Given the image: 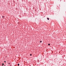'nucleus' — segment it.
<instances>
[{"label": "nucleus", "mask_w": 66, "mask_h": 66, "mask_svg": "<svg viewBox=\"0 0 66 66\" xmlns=\"http://www.w3.org/2000/svg\"><path fill=\"white\" fill-rule=\"evenodd\" d=\"M4 65V64L3 63L2 65V66H3V65Z\"/></svg>", "instance_id": "f257e3e1"}, {"label": "nucleus", "mask_w": 66, "mask_h": 66, "mask_svg": "<svg viewBox=\"0 0 66 66\" xmlns=\"http://www.w3.org/2000/svg\"><path fill=\"white\" fill-rule=\"evenodd\" d=\"M47 19H48V20H49V19L48 18H47Z\"/></svg>", "instance_id": "f03ea898"}, {"label": "nucleus", "mask_w": 66, "mask_h": 66, "mask_svg": "<svg viewBox=\"0 0 66 66\" xmlns=\"http://www.w3.org/2000/svg\"><path fill=\"white\" fill-rule=\"evenodd\" d=\"M2 17H3V18H4V16H2Z\"/></svg>", "instance_id": "7ed1b4c3"}, {"label": "nucleus", "mask_w": 66, "mask_h": 66, "mask_svg": "<svg viewBox=\"0 0 66 66\" xmlns=\"http://www.w3.org/2000/svg\"><path fill=\"white\" fill-rule=\"evenodd\" d=\"M40 43H42V41H41L40 42Z\"/></svg>", "instance_id": "20e7f679"}, {"label": "nucleus", "mask_w": 66, "mask_h": 66, "mask_svg": "<svg viewBox=\"0 0 66 66\" xmlns=\"http://www.w3.org/2000/svg\"><path fill=\"white\" fill-rule=\"evenodd\" d=\"M18 66H19V64H18Z\"/></svg>", "instance_id": "39448f33"}, {"label": "nucleus", "mask_w": 66, "mask_h": 66, "mask_svg": "<svg viewBox=\"0 0 66 66\" xmlns=\"http://www.w3.org/2000/svg\"><path fill=\"white\" fill-rule=\"evenodd\" d=\"M48 46H50V44H48Z\"/></svg>", "instance_id": "423d86ee"}, {"label": "nucleus", "mask_w": 66, "mask_h": 66, "mask_svg": "<svg viewBox=\"0 0 66 66\" xmlns=\"http://www.w3.org/2000/svg\"><path fill=\"white\" fill-rule=\"evenodd\" d=\"M30 56H31V55H32V54H30Z\"/></svg>", "instance_id": "0eeeda50"}, {"label": "nucleus", "mask_w": 66, "mask_h": 66, "mask_svg": "<svg viewBox=\"0 0 66 66\" xmlns=\"http://www.w3.org/2000/svg\"><path fill=\"white\" fill-rule=\"evenodd\" d=\"M9 64L10 65V63H9Z\"/></svg>", "instance_id": "6e6552de"}, {"label": "nucleus", "mask_w": 66, "mask_h": 66, "mask_svg": "<svg viewBox=\"0 0 66 66\" xmlns=\"http://www.w3.org/2000/svg\"><path fill=\"white\" fill-rule=\"evenodd\" d=\"M4 62H5H5H6V61H4Z\"/></svg>", "instance_id": "1a4fd4ad"}]
</instances>
